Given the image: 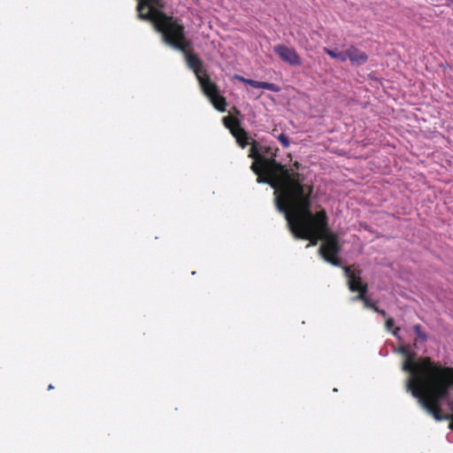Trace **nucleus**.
<instances>
[{
  "instance_id": "nucleus-1",
  "label": "nucleus",
  "mask_w": 453,
  "mask_h": 453,
  "mask_svg": "<svg viewBox=\"0 0 453 453\" xmlns=\"http://www.w3.org/2000/svg\"><path fill=\"white\" fill-rule=\"evenodd\" d=\"M251 170L257 175L258 183H268L275 189V205L284 213L288 227L296 238L311 240L316 245L319 240L324 242L319 252L325 261L339 266L341 261L336 258L340 252L337 239L329 234L327 217L324 210L313 214L311 210V188L303 184V176L298 173H289L275 159L265 162V167L257 162L251 165Z\"/></svg>"
},
{
  "instance_id": "nucleus-2",
  "label": "nucleus",
  "mask_w": 453,
  "mask_h": 453,
  "mask_svg": "<svg viewBox=\"0 0 453 453\" xmlns=\"http://www.w3.org/2000/svg\"><path fill=\"white\" fill-rule=\"evenodd\" d=\"M344 275L348 279L349 288L352 292H359L358 295L350 298L351 302L363 301L367 293V285L363 284L359 276V271L352 270L351 267H344Z\"/></svg>"
},
{
  "instance_id": "nucleus-3",
  "label": "nucleus",
  "mask_w": 453,
  "mask_h": 453,
  "mask_svg": "<svg viewBox=\"0 0 453 453\" xmlns=\"http://www.w3.org/2000/svg\"><path fill=\"white\" fill-rule=\"evenodd\" d=\"M274 53L285 63L291 66H300L302 58L297 51L285 44H277L273 47Z\"/></svg>"
},
{
  "instance_id": "nucleus-4",
  "label": "nucleus",
  "mask_w": 453,
  "mask_h": 453,
  "mask_svg": "<svg viewBox=\"0 0 453 453\" xmlns=\"http://www.w3.org/2000/svg\"><path fill=\"white\" fill-rule=\"evenodd\" d=\"M249 157L254 158L256 162L260 161V165L265 167V162L275 159L276 153L269 147L265 148L257 142H253L250 150Z\"/></svg>"
},
{
  "instance_id": "nucleus-5",
  "label": "nucleus",
  "mask_w": 453,
  "mask_h": 453,
  "mask_svg": "<svg viewBox=\"0 0 453 453\" xmlns=\"http://www.w3.org/2000/svg\"><path fill=\"white\" fill-rule=\"evenodd\" d=\"M228 117L223 118L225 126L230 129L231 134L236 139L237 143L242 147L245 148L249 143V137L246 131L241 127L239 121L235 120L231 126L228 121Z\"/></svg>"
},
{
  "instance_id": "nucleus-6",
  "label": "nucleus",
  "mask_w": 453,
  "mask_h": 453,
  "mask_svg": "<svg viewBox=\"0 0 453 453\" xmlns=\"http://www.w3.org/2000/svg\"><path fill=\"white\" fill-rule=\"evenodd\" d=\"M368 56L365 51L351 46L349 48V60L353 65H362L367 62Z\"/></svg>"
},
{
  "instance_id": "nucleus-7",
  "label": "nucleus",
  "mask_w": 453,
  "mask_h": 453,
  "mask_svg": "<svg viewBox=\"0 0 453 453\" xmlns=\"http://www.w3.org/2000/svg\"><path fill=\"white\" fill-rule=\"evenodd\" d=\"M247 84L255 88H263L273 92H278L280 90L278 85L265 81H258L250 79V81H247Z\"/></svg>"
},
{
  "instance_id": "nucleus-8",
  "label": "nucleus",
  "mask_w": 453,
  "mask_h": 453,
  "mask_svg": "<svg viewBox=\"0 0 453 453\" xmlns=\"http://www.w3.org/2000/svg\"><path fill=\"white\" fill-rule=\"evenodd\" d=\"M413 330L417 334L418 340L421 342H426L427 340V334L421 330L420 325H415L413 326Z\"/></svg>"
},
{
  "instance_id": "nucleus-9",
  "label": "nucleus",
  "mask_w": 453,
  "mask_h": 453,
  "mask_svg": "<svg viewBox=\"0 0 453 453\" xmlns=\"http://www.w3.org/2000/svg\"><path fill=\"white\" fill-rule=\"evenodd\" d=\"M278 140L284 148H288L290 145L289 138L285 134H280L278 136Z\"/></svg>"
},
{
  "instance_id": "nucleus-10",
  "label": "nucleus",
  "mask_w": 453,
  "mask_h": 453,
  "mask_svg": "<svg viewBox=\"0 0 453 453\" xmlns=\"http://www.w3.org/2000/svg\"><path fill=\"white\" fill-rule=\"evenodd\" d=\"M337 59L341 62H345L349 59V48L343 51H338Z\"/></svg>"
},
{
  "instance_id": "nucleus-11",
  "label": "nucleus",
  "mask_w": 453,
  "mask_h": 453,
  "mask_svg": "<svg viewBox=\"0 0 453 453\" xmlns=\"http://www.w3.org/2000/svg\"><path fill=\"white\" fill-rule=\"evenodd\" d=\"M324 52L326 53L328 56H330L334 59H337V54L338 51L335 50H331L329 48H324Z\"/></svg>"
},
{
  "instance_id": "nucleus-12",
  "label": "nucleus",
  "mask_w": 453,
  "mask_h": 453,
  "mask_svg": "<svg viewBox=\"0 0 453 453\" xmlns=\"http://www.w3.org/2000/svg\"><path fill=\"white\" fill-rule=\"evenodd\" d=\"M363 302H364L365 308H370L374 311V307H377L375 305V303L372 301H371L370 299H368L365 296V299H363Z\"/></svg>"
},
{
  "instance_id": "nucleus-13",
  "label": "nucleus",
  "mask_w": 453,
  "mask_h": 453,
  "mask_svg": "<svg viewBox=\"0 0 453 453\" xmlns=\"http://www.w3.org/2000/svg\"><path fill=\"white\" fill-rule=\"evenodd\" d=\"M394 325H395L394 319L392 318H389L387 319L385 326H386L387 330L389 331L394 327Z\"/></svg>"
},
{
  "instance_id": "nucleus-14",
  "label": "nucleus",
  "mask_w": 453,
  "mask_h": 453,
  "mask_svg": "<svg viewBox=\"0 0 453 453\" xmlns=\"http://www.w3.org/2000/svg\"><path fill=\"white\" fill-rule=\"evenodd\" d=\"M235 80H238L243 83H246L247 84V81H250V79H247V78H244L241 75H238V74H235L234 77Z\"/></svg>"
},
{
  "instance_id": "nucleus-15",
  "label": "nucleus",
  "mask_w": 453,
  "mask_h": 453,
  "mask_svg": "<svg viewBox=\"0 0 453 453\" xmlns=\"http://www.w3.org/2000/svg\"><path fill=\"white\" fill-rule=\"evenodd\" d=\"M374 311L378 312L379 314L382 315L383 317H386L387 313L384 310H380L378 307H374Z\"/></svg>"
},
{
  "instance_id": "nucleus-16",
  "label": "nucleus",
  "mask_w": 453,
  "mask_h": 453,
  "mask_svg": "<svg viewBox=\"0 0 453 453\" xmlns=\"http://www.w3.org/2000/svg\"><path fill=\"white\" fill-rule=\"evenodd\" d=\"M400 331V328L399 327H396L395 328V330H393V334L395 336H398V332Z\"/></svg>"
},
{
  "instance_id": "nucleus-17",
  "label": "nucleus",
  "mask_w": 453,
  "mask_h": 453,
  "mask_svg": "<svg viewBox=\"0 0 453 453\" xmlns=\"http://www.w3.org/2000/svg\"><path fill=\"white\" fill-rule=\"evenodd\" d=\"M53 388V386L51 384L49 385L48 389L50 390Z\"/></svg>"
}]
</instances>
